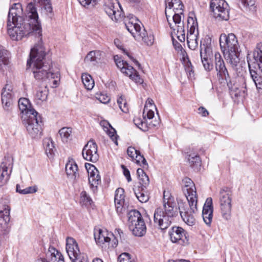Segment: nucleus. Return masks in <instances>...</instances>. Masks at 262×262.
Masks as SVG:
<instances>
[{
	"mask_svg": "<svg viewBox=\"0 0 262 262\" xmlns=\"http://www.w3.org/2000/svg\"><path fill=\"white\" fill-rule=\"evenodd\" d=\"M46 52L41 41L35 45L30 53L27 66L32 67L34 77L37 80L47 81L58 77V74L51 70L52 61L46 58Z\"/></svg>",
	"mask_w": 262,
	"mask_h": 262,
	"instance_id": "f257e3e1",
	"label": "nucleus"
},
{
	"mask_svg": "<svg viewBox=\"0 0 262 262\" xmlns=\"http://www.w3.org/2000/svg\"><path fill=\"white\" fill-rule=\"evenodd\" d=\"M30 25H25L21 5L13 4L10 8L7 19V31L11 38L14 40H21L30 34Z\"/></svg>",
	"mask_w": 262,
	"mask_h": 262,
	"instance_id": "f03ea898",
	"label": "nucleus"
},
{
	"mask_svg": "<svg viewBox=\"0 0 262 262\" xmlns=\"http://www.w3.org/2000/svg\"><path fill=\"white\" fill-rule=\"evenodd\" d=\"M214 60L217 75L220 80L222 79L226 81L230 94L235 97H238L241 96L242 91L240 90V85L237 83V81L243 82V87L246 88L244 78L242 77L231 78L226 68L224 61L219 53L217 52L215 53Z\"/></svg>",
	"mask_w": 262,
	"mask_h": 262,
	"instance_id": "7ed1b4c3",
	"label": "nucleus"
},
{
	"mask_svg": "<svg viewBox=\"0 0 262 262\" xmlns=\"http://www.w3.org/2000/svg\"><path fill=\"white\" fill-rule=\"evenodd\" d=\"M221 49L227 60L232 66L235 67L239 62L238 57V43L233 33L228 35L222 34L220 37Z\"/></svg>",
	"mask_w": 262,
	"mask_h": 262,
	"instance_id": "20e7f679",
	"label": "nucleus"
},
{
	"mask_svg": "<svg viewBox=\"0 0 262 262\" xmlns=\"http://www.w3.org/2000/svg\"><path fill=\"white\" fill-rule=\"evenodd\" d=\"M128 225L133 234L143 236L146 232V226L140 212L137 210H130L128 213Z\"/></svg>",
	"mask_w": 262,
	"mask_h": 262,
	"instance_id": "39448f33",
	"label": "nucleus"
},
{
	"mask_svg": "<svg viewBox=\"0 0 262 262\" xmlns=\"http://www.w3.org/2000/svg\"><path fill=\"white\" fill-rule=\"evenodd\" d=\"M26 11L25 25H30V34L34 33L39 37L41 36L42 28L35 4L32 2L29 3L27 6Z\"/></svg>",
	"mask_w": 262,
	"mask_h": 262,
	"instance_id": "423d86ee",
	"label": "nucleus"
},
{
	"mask_svg": "<svg viewBox=\"0 0 262 262\" xmlns=\"http://www.w3.org/2000/svg\"><path fill=\"white\" fill-rule=\"evenodd\" d=\"M28 113L30 116L24 117L26 129L32 138H37L41 134V117L35 110L29 111Z\"/></svg>",
	"mask_w": 262,
	"mask_h": 262,
	"instance_id": "0eeeda50",
	"label": "nucleus"
},
{
	"mask_svg": "<svg viewBox=\"0 0 262 262\" xmlns=\"http://www.w3.org/2000/svg\"><path fill=\"white\" fill-rule=\"evenodd\" d=\"M126 29L138 41H143L148 46H151L154 42V36L152 33L149 34L144 28L142 29L138 24L128 22L125 24Z\"/></svg>",
	"mask_w": 262,
	"mask_h": 262,
	"instance_id": "6e6552de",
	"label": "nucleus"
},
{
	"mask_svg": "<svg viewBox=\"0 0 262 262\" xmlns=\"http://www.w3.org/2000/svg\"><path fill=\"white\" fill-rule=\"evenodd\" d=\"M231 191L228 187L221 189L220 192V205L222 216L226 220L231 217Z\"/></svg>",
	"mask_w": 262,
	"mask_h": 262,
	"instance_id": "1a4fd4ad",
	"label": "nucleus"
},
{
	"mask_svg": "<svg viewBox=\"0 0 262 262\" xmlns=\"http://www.w3.org/2000/svg\"><path fill=\"white\" fill-rule=\"evenodd\" d=\"M211 38L209 35H206L201 41L200 57L204 69L207 71L212 70L213 66L209 58L210 52L211 51Z\"/></svg>",
	"mask_w": 262,
	"mask_h": 262,
	"instance_id": "9d476101",
	"label": "nucleus"
},
{
	"mask_svg": "<svg viewBox=\"0 0 262 262\" xmlns=\"http://www.w3.org/2000/svg\"><path fill=\"white\" fill-rule=\"evenodd\" d=\"M210 8L216 19L227 20L229 18L228 4L225 0H212Z\"/></svg>",
	"mask_w": 262,
	"mask_h": 262,
	"instance_id": "9b49d317",
	"label": "nucleus"
},
{
	"mask_svg": "<svg viewBox=\"0 0 262 262\" xmlns=\"http://www.w3.org/2000/svg\"><path fill=\"white\" fill-rule=\"evenodd\" d=\"M171 241L182 246H187L189 244V237L188 233L181 227L174 226L171 228L168 232Z\"/></svg>",
	"mask_w": 262,
	"mask_h": 262,
	"instance_id": "f8f14e48",
	"label": "nucleus"
},
{
	"mask_svg": "<svg viewBox=\"0 0 262 262\" xmlns=\"http://www.w3.org/2000/svg\"><path fill=\"white\" fill-rule=\"evenodd\" d=\"M116 57L114 56V60L117 67L120 69L121 72L126 75L128 76L129 78L137 83H142L143 80L141 78L139 74L137 71L126 62L123 60L117 59Z\"/></svg>",
	"mask_w": 262,
	"mask_h": 262,
	"instance_id": "ddd939ff",
	"label": "nucleus"
},
{
	"mask_svg": "<svg viewBox=\"0 0 262 262\" xmlns=\"http://www.w3.org/2000/svg\"><path fill=\"white\" fill-rule=\"evenodd\" d=\"M9 203V199L7 197L2 198L0 200V226L5 231L9 228L10 221Z\"/></svg>",
	"mask_w": 262,
	"mask_h": 262,
	"instance_id": "4468645a",
	"label": "nucleus"
},
{
	"mask_svg": "<svg viewBox=\"0 0 262 262\" xmlns=\"http://www.w3.org/2000/svg\"><path fill=\"white\" fill-rule=\"evenodd\" d=\"M13 159L11 157H5L0 165V186L5 185L12 172Z\"/></svg>",
	"mask_w": 262,
	"mask_h": 262,
	"instance_id": "2eb2a0df",
	"label": "nucleus"
},
{
	"mask_svg": "<svg viewBox=\"0 0 262 262\" xmlns=\"http://www.w3.org/2000/svg\"><path fill=\"white\" fill-rule=\"evenodd\" d=\"M66 242V251L72 262H82L76 241L72 237H68Z\"/></svg>",
	"mask_w": 262,
	"mask_h": 262,
	"instance_id": "dca6fc26",
	"label": "nucleus"
},
{
	"mask_svg": "<svg viewBox=\"0 0 262 262\" xmlns=\"http://www.w3.org/2000/svg\"><path fill=\"white\" fill-rule=\"evenodd\" d=\"M183 182L185 184L183 191L188 203L190 204L191 207L193 209V208H195L194 203L198 199L195 185L192 180L188 177L185 178L183 180Z\"/></svg>",
	"mask_w": 262,
	"mask_h": 262,
	"instance_id": "f3484780",
	"label": "nucleus"
},
{
	"mask_svg": "<svg viewBox=\"0 0 262 262\" xmlns=\"http://www.w3.org/2000/svg\"><path fill=\"white\" fill-rule=\"evenodd\" d=\"M82 154L83 158L93 163L96 162L99 159L97 145L93 140H90L84 146Z\"/></svg>",
	"mask_w": 262,
	"mask_h": 262,
	"instance_id": "a211bd4d",
	"label": "nucleus"
},
{
	"mask_svg": "<svg viewBox=\"0 0 262 262\" xmlns=\"http://www.w3.org/2000/svg\"><path fill=\"white\" fill-rule=\"evenodd\" d=\"M197 203L198 199L196 200V202L194 203V207H195V208H193V209H192V208L191 207L190 204L189 203H188L189 208L185 207L183 203L181 204V205L179 206V213L181 216V217L188 225L192 226L194 225L195 223V219L193 214L195 213L198 210Z\"/></svg>",
	"mask_w": 262,
	"mask_h": 262,
	"instance_id": "6ab92c4d",
	"label": "nucleus"
},
{
	"mask_svg": "<svg viewBox=\"0 0 262 262\" xmlns=\"http://www.w3.org/2000/svg\"><path fill=\"white\" fill-rule=\"evenodd\" d=\"M172 220L173 219L168 217L167 215L163 213V209L158 208L155 210L154 221L160 229L165 230L167 229L170 225Z\"/></svg>",
	"mask_w": 262,
	"mask_h": 262,
	"instance_id": "aec40b11",
	"label": "nucleus"
},
{
	"mask_svg": "<svg viewBox=\"0 0 262 262\" xmlns=\"http://www.w3.org/2000/svg\"><path fill=\"white\" fill-rule=\"evenodd\" d=\"M85 167L88 173L89 182L91 187L96 189L98 185L101 183V178L98 170L90 163H85Z\"/></svg>",
	"mask_w": 262,
	"mask_h": 262,
	"instance_id": "412c9836",
	"label": "nucleus"
},
{
	"mask_svg": "<svg viewBox=\"0 0 262 262\" xmlns=\"http://www.w3.org/2000/svg\"><path fill=\"white\" fill-rule=\"evenodd\" d=\"M120 6L114 0H106L104 4V9L108 16L114 21H117L121 17V12L118 10L117 7Z\"/></svg>",
	"mask_w": 262,
	"mask_h": 262,
	"instance_id": "4be33fe9",
	"label": "nucleus"
},
{
	"mask_svg": "<svg viewBox=\"0 0 262 262\" xmlns=\"http://www.w3.org/2000/svg\"><path fill=\"white\" fill-rule=\"evenodd\" d=\"M12 85L7 83L2 92V102L5 110L9 111L12 104Z\"/></svg>",
	"mask_w": 262,
	"mask_h": 262,
	"instance_id": "5701e85b",
	"label": "nucleus"
},
{
	"mask_svg": "<svg viewBox=\"0 0 262 262\" xmlns=\"http://www.w3.org/2000/svg\"><path fill=\"white\" fill-rule=\"evenodd\" d=\"M213 208L211 198H208L204 205L202 210V217L205 223L210 226L213 217Z\"/></svg>",
	"mask_w": 262,
	"mask_h": 262,
	"instance_id": "b1692460",
	"label": "nucleus"
},
{
	"mask_svg": "<svg viewBox=\"0 0 262 262\" xmlns=\"http://www.w3.org/2000/svg\"><path fill=\"white\" fill-rule=\"evenodd\" d=\"M172 1V0H165L166 6L165 12L167 20H168V17H170L167 14V9H171L173 8V11L174 12H180L181 14H183L184 6L182 1L181 0H174V2Z\"/></svg>",
	"mask_w": 262,
	"mask_h": 262,
	"instance_id": "393cba45",
	"label": "nucleus"
},
{
	"mask_svg": "<svg viewBox=\"0 0 262 262\" xmlns=\"http://www.w3.org/2000/svg\"><path fill=\"white\" fill-rule=\"evenodd\" d=\"M163 213L172 219L176 217L179 212V207H177L175 202H171L170 200L163 204Z\"/></svg>",
	"mask_w": 262,
	"mask_h": 262,
	"instance_id": "a878e982",
	"label": "nucleus"
},
{
	"mask_svg": "<svg viewBox=\"0 0 262 262\" xmlns=\"http://www.w3.org/2000/svg\"><path fill=\"white\" fill-rule=\"evenodd\" d=\"M124 190L122 188H118L115 191L114 202L116 211L118 213H121L124 209L123 205L125 202Z\"/></svg>",
	"mask_w": 262,
	"mask_h": 262,
	"instance_id": "bb28decb",
	"label": "nucleus"
},
{
	"mask_svg": "<svg viewBox=\"0 0 262 262\" xmlns=\"http://www.w3.org/2000/svg\"><path fill=\"white\" fill-rule=\"evenodd\" d=\"M78 166L75 162L73 160L69 161L66 165V171L67 174L69 179L76 180L79 177V173L77 172Z\"/></svg>",
	"mask_w": 262,
	"mask_h": 262,
	"instance_id": "cd10ccee",
	"label": "nucleus"
},
{
	"mask_svg": "<svg viewBox=\"0 0 262 262\" xmlns=\"http://www.w3.org/2000/svg\"><path fill=\"white\" fill-rule=\"evenodd\" d=\"M34 4H38L41 6V9L45 10L46 14L52 19L54 16V12L51 0H34Z\"/></svg>",
	"mask_w": 262,
	"mask_h": 262,
	"instance_id": "c85d7f7f",
	"label": "nucleus"
},
{
	"mask_svg": "<svg viewBox=\"0 0 262 262\" xmlns=\"http://www.w3.org/2000/svg\"><path fill=\"white\" fill-rule=\"evenodd\" d=\"M18 106L20 111L23 114L22 118L24 119V117H28L30 116V114L28 113L29 111L35 110L34 108L31 107V104L29 102V100L27 98H21L18 100Z\"/></svg>",
	"mask_w": 262,
	"mask_h": 262,
	"instance_id": "c756f323",
	"label": "nucleus"
},
{
	"mask_svg": "<svg viewBox=\"0 0 262 262\" xmlns=\"http://www.w3.org/2000/svg\"><path fill=\"white\" fill-rule=\"evenodd\" d=\"M137 173L140 184V186H138V187H140V188L142 189H146L149 184V179L148 176L141 168H138Z\"/></svg>",
	"mask_w": 262,
	"mask_h": 262,
	"instance_id": "7c9ffc66",
	"label": "nucleus"
},
{
	"mask_svg": "<svg viewBox=\"0 0 262 262\" xmlns=\"http://www.w3.org/2000/svg\"><path fill=\"white\" fill-rule=\"evenodd\" d=\"M249 61V60H248ZM250 76L259 92H262V77L259 76L257 72L251 69V65L248 62Z\"/></svg>",
	"mask_w": 262,
	"mask_h": 262,
	"instance_id": "2f4dec72",
	"label": "nucleus"
},
{
	"mask_svg": "<svg viewBox=\"0 0 262 262\" xmlns=\"http://www.w3.org/2000/svg\"><path fill=\"white\" fill-rule=\"evenodd\" d=\"M108 233L107 232L104 231L101 229L98 230V233H94V237L96 242L101 245V244H104L105 243L109 245L111 241V238L108 236Z\"/></svg>",
	"mask_w": 262,
	"mask_h": 262,
	"instance_id": "473e14b6",
	"label": "nucleus"
},
{
	"mask_svg": "<svg viewBox=\"0 0 262 262\" xmlns=\"http://www.w3.org/2000/svg\"><path fill=\"white\" fill-rule=\"evenodd\" d=\"M101 55L102 52L100 51H92L87 54L84 61L85 62H91L95 65L100 61Z\"/></svg>",
	"mask_w": 262,
	"mask_h": 262,
	"instance_id": "72a5a7b5",
	"label": "nucleus"
},
{
	"mask_svg": "<svg viewBox=\"0 0 262 262\" xmlns=\"http://www.w3.org/2000/svg\"><path fill=\"white\" fill-rule=\"evenodd\" d=\"M188 161L190 167L194 170H199L201 166V160L199 155L190 154L188 157Z\"/></svg>",
	"mask_w": 262,
	"mask_h": 262,
	"instance_id": "f704fd0d",
	"label": "nucleus"
},
{
	"mask_svg": "<svg viewBox=\"0 0 262 262\" xmlns=\"http://www.w3.org/2000/svg\"><path fill=\"white\" fill-rule=\"evenodd\" d=\"M43 145L46 154L49 158L53 157L55 148L53 140L51 138H47L43 140Z\"/></svg>",
	"mask_w": 262,
	"mask_h": 262,
	"instance_id": "c9c22d12",
	"label": "nucleus"
},
{
	"mask_svg": "<svg viewBox=\"0 0 262 262\" xmlns=\"http://www.w3.org/2000/svg\"><path fill=\"white\" fill-rule=\"evenodd\" d=\"M81 80L86 90H91L94 88L95 85L94 80L90 75L87 73H83L81 75Z\"/></svg>",
	"mask_w": 262,
	"mask_h": 262,
	"instance_id": "e433bc0d",
	"label": "nucleus"
},
{
	"mask_svg": "<svg viewBox=\"0 0 262 262\" xmlns=\"http://www.w3.org/2000/svg\"><path fill=\"white\" fill-rule=\"evenodd\" d=\"M145 189L140 188V187L134 189V192L136 196L141 203H146L149 200V196L147 193L145 191Z\"/></svg>",
	"mask_w": 262,
	"mask_h": 262,
	"instance_id": "4c0bfd02",
	"label": "nucleus"
},
{
	"mask_svg": "<svg viewBox=\"0 0 262 262\" xmlns=\"http://www.w3.org/2000/svg\"><path fill=\"white\" fill-rule=\"evenodd\" d=\"M169 25L174 33H176V31L177 32L176 34L179 40L181 42H184L185 40V35L183 23L182 24V25H177V29L174 28L171 23H169Z\"/></svg>",
	"mask_w": 262,
	"mask_h": 262,
	"instance_id": "58836bf2",
	"label": "nucleus"
},
{
	"mask_svg": "<svg viewBox=\"0 0 262 262\" xmlns=\"http://www.w3.org/2000/svg\"><path fill=\"white\" fill-rule=\"evenodd\" d=\"M48 94V90L47 86L39 88L35 94V98L41 101H46Z\"/></svg>",
	"mask_w": 262,
	"mask_h": 262,
	"instance_id": "ea45409f",
	"label": "nucleus"
},
{
	"mask_svg": "<svg viewBox=\"0 0 262 262\" xmlns=\"http://www.w3.org/2000/svg\"><path fill=\"white\" fill-rule=\"evenodd\" d=\"M8 52L0 46V69L3 65H7L9 63Z\"/></svg>",
	"mask_w": 262,
	"mask_h": 262,
	"instance_id": "a19ab883",
	"label": "nucleus"
},
{
	"mask_svg": "<svg viewBox=\"0 0 262 262\" xmlns=\"http://www.w3.org/2000/svg\"><path fill=\"white\" fill-rule=\"evenodd\" d=\"M72 129L71 127H62L59 130V134L63 142H67L72 134Z\"/></svg>",
	"mask_w": 262,
	"mask_h": 262,
	"instance_id": "79ce46f5",
	"label": "nucleus"
},
{
	"mask_svg": "<svg viewBox=\"0 0 262 262\" xmlns=\"http://www.w3.org/2000/svg\"><path fill=\"white\" fill-rule=\"evenodd\" d=\"M188 27L190 26V28L188 31V33L187 35V36H189L190 37H192L193 36H196V35L194 34L195 26H197V22L194 21L193 17H188L187 19Z\"/></svg>",
	"mask_w": 262,
	"mask_h": 262,
	"instance_id": "37998d69",
	"label": "nucleus"
},
{
	"mask_svg": "<svg viewBox=\"0 0 262 262\" xmlns=\"http://www.w3.org/2000/svg\"><path fill=\"white\" fill-rule=\"evenodd\" d=\"M254 62L262 61V42L257 44L256 48L253 53Z\"/></svg>",
	"mask_w": 262,
	"mask_h": 262,
	"instance_id": "c03bdc74",
	"label": "nucleus"
},
{
	"mask_svg": "<svg viewBox=\"0 0 262 262\" xmlns=\"http://www.w3.org/2000/svg\"><path fill=\"white\" fill-rule=\"evenodd\" d=\"M117 103L119 108L123 112L125 113H127L128 112V105L123 96L121 95L118 98Z\"/></svg>",
	"mask_w": 262,
	"mask_h": 262,
	"instance_id": "a18cd8bd",
	"label": "nucleus"
},
{
	"mask_svg": "<svg viewBox=\"0 0 262 262\" xmlns=\"http://www.w3.org/2000/svg\"><path fill=\"white\" fill-rule=\"evenodd\" d=\"M187 42L189 48L194 50L198 46L197 36H193L192 37L187 36Z\"/></svg>",
	"mask_w": 262,
	"mask_h": 262,
	"instance_id": "49530a36",
	"label": "nucleus"
},
{
	"mask_svg": "<svg viewBox=\"0 0 262 262\" xmlns=\"http://www.w3.org/2000/svg\"><path fill=\"white\" fill-rule=\"evenodd\" d=\"M117 41H119L118 39H115L114 40V43L116 45L118 48H119L121 49L123 51V53L126 55L128 57L135 63V64L137 66H138L139 68L140 67V64L138 60H137L136 59H135L129 53V52L124 49V48H122V46H120L119 45H117Z\"/></svg>",
	"mask_w": 262,
	"mask_h": 262,
	"instance_id": "de8ad7c7",
	"label": "nucleus"
},
{
	"mask_svg": "<svg viewBox=\"0 0 262 262\" xmlns=\"http://www.w3.org/2000/svg\"><path fill=\"white\" fill-rule=\"evenodd\" d=\"M186 57L188 61L185 63V71L188 74L190 78H193L194 76L193 67L192 65L191 62L189 60L187 55L186 54Z\"/></svg>",
	"mask_w": 262,
	"mask_h": 262,
	"instance_id": "09e8293b",
	"label": "nucleus"
},
{
	"mask_svg": "<svg viewBox=\"0 0 262 262\" xmlns=\"http://www.w3.org/2000/svg\"><path fill=\"white\" fill-rule=\"evenodd\" d=\"M244 6L250 10L254 11L255 8L256 0H240Z\"/></svg>",
	"mask_w": 262,
	"mask_h": 262,
	"instance_id": "8fccbe9b",
	"label": "nucleus"
},
{
	"mask_svg": "<svg viewBox=\"0 0 262 262\" xmlns=\"http://www.w3.org/2000/svg\"><path fill=\"white\" fill-rule=\"evenodd\" d=\"M134 121L135 124L140 129L143 131H146L148 130L147 122L141 120L140 118H136L134 120Z\"/></svg>",
	"mask_w": 262,
	"mask_h": 262,
	"instance_id": "3c124183",
	"label": "nucleus"
},
{
	"mask_svg": "<svg viewBox=\"0 0 262 262\" xmlns=\"http://www.w3.org/2000/svg\"><path fill=\"white\" fill-rule=\"evenodd\" d=\"M118 262H134L130 254L122 253L118 257Z\"/></svg>",
	"mask_w": 262,
	"mask_h": 262,
	"instance_id": "603ef678",
	"label": "nucleus"
},
{
	"mask_svg": "<svg viewBox=\"0 0 262 262\" xmlns=\"http://www.w3.org/2000/svg\"><path fill=\"white\" fill-rule=\"evenodd\" d=\"M127 154L129 157L134 160L135 156L136 158H138L141 153L140 151L136 150L134 147L129 146L127 148Z\"/></svg>",
	"mask_w": 262,
	"mask_h": 262,
	"instance_id": "864d4df0",
	"label": "nucleus"
},
{
	"mask_svg": "<svg viewBox=\"0 0 262 262\" xmlns=\"http://www.w3.org/2000/svg\"><path fill=\"white\" fill-rule=\"evenodd\" d=\"M81 200L85 205H91L93 202L92 199L88 195L85 191H83L80 194Z\"/></svg>",
	"mask_w": 262,
	"mask_h": 262,
	"instance_id": "5fc2aeb1",
	"label": "nucleus"
},
{
	"mask_svg": "<svg viewBox=\"0 0 262 262\" xmlns=\"http://www.w3.org/2000/svg\"><path fill=\"white\" fill-rule=\"evenodd\" d=\"M144 119L146 117L148 119H151L154 117V112L151 110H148L147 106L145 105L143 111Z\"/></svg>",
	"mask_w": 262,
	"mask_h": 262,
	"instance_id": "6e6d98bb",
	"label": "nucleus"
},
{
	"mask_svg": "<svg viewBox=\"0 0 262 262\" xmlns=\"http://www.w3.org/2000/svg\"><path fill=\"white\" fill-rule=\"evenodd\" d=\"M79 3L84 7L94 6L96 4V0H78Z\"/></svg>",
	"mask_w": 262,
	"mask_h": 262,
	"instance_id": "4d7b16f0",
	"label": "nucleus"
},
{
	"mask_svg": "<svg viewBox=\"0 0 262 262\" xmlns=\"http://www.w3.org/2000/svg\"><path fill=\"white\" fill-rule=\"evenodd\" d=\"M49 251L51 252V255H54L55 259L58 258V260H64V257L61 253L56 250L54 248H50Z\"/></svg>",
	"mask_w": 262,
	"mask_h": 262,
	"instance_id": "13d9d810",
	"label": "nucleus"
},
{
	"mask_svg": "<svg viewBox=\"0 0 262 262\" xmlns=\"http://www.w3.org/2000/svg\"><path fill=\"white\" fill-rule=\"evenodd\" d=\"M108 135L110 137L112 141H113L116 145H118V136L117 135L116 131L115 130V129L113 128H112V129L108 131Z\"/></svg>",
	"mask_w": 262,
	"mask_h": 262,
	"instance_id": "bf43d9fd",
	"label": "nucleus"
},
{
	"mask_svg": "<svg viewBox=\"0 0 262 262\" xmlns=\"http://www.w3.org/2000/svg\"><path fill=\"white\" fill-rule=\"evenodd\" d=\"M37 188L36 186H29L25 189H23V191H21L22 194H26L29 193H32L36 192Z\"/></svg>",
	"mask_w": 262,
	"mask_h": 262,
	"instance_id": "052dcab7",
	"label": "nucleus"
},
{
	"mask_svg": "<svg viewBox=\"0 0 262 262\" xmlns=\"http://www.w3.org/2000/svg\"><path fill=\"white\" fill-rule=\"evenodd\" d=\"M180 12H175L172 16L173 21L175 25H181V16Z\"/></svg>",
	"mask_w": 262,
	"mask_h": 262,
	"instance_id": "680f3d73",
	"label": "nucleus"
},
{
	"mask_svg": "<svg viewBox=\"0 0 262 262\" xmlns=\"http://www.w3.org/2000/svg\"><path fill=\"white\" fill-rule=\"evenodd\" d=\"M169 200L171 201V202H174V198L171 196L169 192L164 190L163 192V204L168 202Z\"/></svg>",
	"mask_w": 262,
	"mask_h": 262,
	"instance_id": "e2e57ef3",
	"label": "nucleus"
},
{
	"mask_svg": "<svg viewBox=\"0 0 262 262\" xmlns=\"http://www.w3.org/2000/svg\"><path fill=\"white\" fill-rule=\"evenodd\" d=\"M121 168L123 169V174L126 177L128 182L132 181V178L130 174L129 170L124 165H121Z\"/></svg>",
	"mask_w": 262,
	"mask_h": 262,
	"instance_id": "0e129e2a",
	"label": "nucleus"
},
{
	"mask_svg": "<svg viewBox=\"0 0 262 262\" xmlns=\"http://www.w3.org/2000/svg\"><path fill=\"white\" fill-rule=\"evenodd\" d=\"M98 99L101 103H103L104 104L108 103L110 100V98L109 96H108L106 95H104V94H101L98 98Z\"/></svg>",
	"mask_w": 262,
	"mask_h": 262,
	"instance_id": "69168bd1",
	"label": "nucleus"
},
{
	"mask_svg": "<svg viewBox=\"0 0 262 262\" xmlns=\"http://www.w3.org/2000/svg\"><path fill=\"white\" fill-rule=\"evenodd\" d=\"M198 113L202 117H207L209 115L208 111L203 106H201L198 108Z\"/></svg>",
	"mask_w": 262,
	"mask_h": 262,
	"instance_id": "338daca9",
	"label": "nucleus"
},
{
	"mask_svg": "<svg viewBox=\"0 0 262 262\" xmlns=\"http://www.w3.org/2000/svg\"><path fill=\"white\" fill-rule=\"evenodd\" d=\"M173 45L176 50H180L182 49L181 45L173 37H172Z\"/></svg>",
	"mask_w": 262,
	"mask_h": 262,
	"instance_id": "774afa93",
	"label": "nucleus"
}]
</instances>
